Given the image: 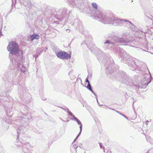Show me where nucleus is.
Returning <instances> with one entry per match:
<instances>
[{"label": "nucleus", "mask_w": 153, "mask_h": 153, "mask_svg": "<svg viewBox=\"0 0 153 153\" xmlns=\"http://www.w3.org/2000/svg\"><path fill=\"white\" fill-rule=\"evenodd\" d=\"M7 50L10 51L9 58L10 60L9 68L13 71V72L6 73L4 74L2 79L6 81L5 87L9 88L10 85L13 86L17 84L16 79V72L21 71L25 73V67L23 64V51L19 49V46L16 42L12 41L9 42L7 48Z\"/></svg>", "instance_id": "f257e3e1"}, {"label": "nucleus", "mask_w": 153, "mask_h": 153, "mask_svg": "<svg viewBox=\"0 0 153 153\" xmlns=\"http://www.w3.org/2000/svg\"><path fill=\"white\" fill-rule=\"evenodd\" d=\"M105 66L106 73L108 76L112 79L120 81L130 86H136V88H144L151 82L153 78L150 76L149 80L148 81L146 77H140L138 76L136 79V84H134L131 78L127 75L124 71H120L119 66L114 64V60L111 56H109L106 58Z\"/></svg>", "instance_id": "f03ea898"}, {"label": "nucleus", "mask_w": 153, "mask_h": 153, "mask_svg": "<svg viewBox=\"0 0 153 153\" xmlns=\"http://www.w3.org/2000/svg\"><path fill=\"white\" fill-rule=\"evenodd\" d=\"M116 33L115 31H112L106 35H105V37L106 38H108L112 37L111 39L105 40L103 42L102 47L105 49H110L111 50H114L115 52H119V57L122 58L123 56V52H122L121 49H123L120 48L118 46L119 43L123 44L125 45H128L130 46L133 47L134 46L131 44L132 42L128 41L127 39H125L119 36H115Z\"/></svg>", "instance_id": "7ed1b4c3"}, {"label": "nucleus", "mask_w": 153, "mask_h": 153, "mask_svg": "<svg viewBox=\"0 0 153 153\" xmlns=\"http://www.w3.org/2000/svg\"><path fill=\"white\" fill-rule=\"evenodd\" d=\"M123 52V56L121 58L122 62L127 64L130 69L132 71H145L148 68L145 62L130 57L126 51L124 50H121Z\"/></svg>", "instance_id": "20e7f679"}, {"label": "nucleus", "mask_w": 153, "mask_h": 153, "mask_svg": "<svg viewBox=\"0 0 153 153\" xmlns=\"http://www.w3.org/2000/svg\"><path fill=\"white\" fill-rule=\"evenodd\" d=\"M95 19L100 21L105 24H112L114 25H119L123 24V22H128L131 24H132L131 22L126 20L119 19L116 17L114 15L111 13L106 15L102 13L99 12L98 14L96 13Z\"/></svg>", "instance_id": "39448f33"}, {"label": "nucleus", "mask_w": 153, "mask_h": 153, "mask_svg": "<svg viewBox=\"0 0 153 153\" xmlns=\"http://www.w3.org/2000/svg\"><path fill=\"white\" fill-rule=\"evenodd\" d=\"M82 47H87L93 53H94L96 55L98 60L100 62L104 64L105 65V62L106 63V59L105 60V53H103L101 49L98 48L95 46L91 41L85 40L81 44Z\"/></svg>", "instance_id": "423d86ee"}, {"label": "nucleus", "mask_w": 153, "mask_h": 153, "mask_svg": "<svg viewBox=\"0 0 153 153\" xmlns=\"http://www.w3.org/2000/svg\"><path fill=\"white\" fill-rule=\"evenodd\" d=\"M72 13V10H70L67 13V9L65 7L61 8L58 12H54L53 15H56V18L57 19L61 21L63 20L64 22H66L67 19L71 20L70 14Z\"/></svg>", "instance_id": "0eeeda50"}, {"label": "nucleus", "mask_w": 153, "mask_h": 153, "mask_svg": "<svg viewBox=\"0 0 153 153\" xmlns=\"http://www.w3.org/2000/svg\"><path fill=\"white\" fill-rule=\"evenodd\" d=\"M69 3L76 7L84 10L89 7V5L87 0H68Z\"/></svg>", "instance_id": "6e6552de"}, {"label": "nucleus", "mask_w": 153, "mask_h": 153, "mask_svg": "<svg viewBox=\"0 0 153 153\" xmlns=\"http://www.w3.org/2000/svg\"><path fill=\"white\" fill-rule=\"evenodd\" d=\"M20 127L19 128L17 131V142L15 143V145L18 148L22 147V150L23 152L22 153H31V152H29L28 150V147H31V145L29 143H24V142H18V140L19 137V134H20Z\"/></svg>", "instance_id": "1a4fd4ad"}, {"label": "nucleus", "mask_w": 153, "mask_h": 153, "mask_svg": "<svg viewBox=\"0 0 153 153\" xmlns=\"http://www.w3.org/2000/svg\"><path fill=\"white\" fill-rule=\"evenodd\" d=\"M73 25L76 28V30L79 31V32L82 33H84V31L85 30L84 27L80 19H74V21Z\"/></svg>", "instance_id": "9d476101"}, {"label": "nucleus", "mask_w": 153, "mask_h": 153, "mask_svg": "<svg viewBox=\"0 0 153 153\" xmlns=\"http://www.w3.org/2000/svg\"><path fill=\"white\" fill-rule=\"evenodd\" d=\"M73 25L76 28V30L79 31V32L82 33H84V31L85 30L84 27L80 19H74V21Z\"/></svg>", "instance_id": "9b49d317"}, {"label": "nucleus", "mask_w": 153, "mask_h": 153, "mask_svg": "<svg viewBox=\"0 0 153 153\" xmlns=\"http://www.w3.org/2000/svg\"><path fill=\"white\" fill-rule=\"evenodd\" d=\"M57 57L62 59H70L71 55L65 51H59L56 53Z\"/></svg>", "instance_id": "f8f14e48"}, {"label": "nucleus", "mask_w": 153, "mask_h": 153, "mask_svg": "<svg viewBox=\"0 0 153 153\" xmlns=\"http://www.w3.org/2000/svg\"><path fill=\"white\" fill-rule=\"evenodd\" d=\"M70 119L71 120H74L76 121V122L79 125V132L80 133H81L82 128V124L80 121L79 120L78 118L76 117H75V118H74V119H73V118H70Z\"/></svg>", "instance_id": "ddd939ff"}, {"label": "nucleus", "mask_w": 153, "mask_h": 153, "mask_svg": "<svg viewBox=\"0 0 153 153\" xmlns=\"http://www.w3.org/2000/svg\"><path fill=\"white\" fill-rule=\"evenodd\" d=\"M30 38L31 41H33L34 39H39V34L36 33H33V34L30 35Z\"/></svg>", "instance_id": "4468645a"}, {"label": "nucleus", "mask_w": 153, "mask_h": 153, "mask_svg": "<svg viewBox=\"0 0 153 153\" xmlns=\"http://www.w3.org/2000/svg\"><path fill=\"white\" fill-rule=\"evenodd\" d=\"M23 4L29 8L31 7V3L30 0H25Z\"/></svg>", "instance_id": "2eb2a0df"}, {"label": "nucleus", "mask_w": 153, "mask_h": 153, "mask_svg": "<svg viewBox=\"0 0 153 153\" xmlns=\"http://www.w3.org/2000/svg\"><path fill=\"white\" fill-rule=\"evenodd\" d=\"M89 90V91H91V92L93 93L94 94V95L95 96H96L97 95L94 92V91L92 90V87L90 83L88 84V85L86 87Z\"/></svg>", "instance_id": "dca6fc26"}, {"label": "nucleus", "mask_w": 153, "mask_h": 153, "mask_svg": "<svg viewBox=\"0 0 153 153\" xmlns=\"http://www.w3.org/2000/svg\"><path fill=\"white\" fill-rule=\"evenodd\" d=\"M25 87L23 86L22 87L23 89H19V93L20 95H23V94L25 93Z\"/></svg>", "instance_id": "f3484780"}, {"label": "nucleus", "mask_w": 153, "mask_h": 153, "mask_svg": "<svg viewBox=\"0 0 153 153\" xmlns=\"http://www.w3.org/2000/svg\"><path fill=\"white\" fill-rule=\"evenodd\" d=\"M146 140L151 144L153 143V139L150 137H148L146 138Z\"/></svg>", "instance_id": "a211bd4d"}, {"label": "nucleus", "mask_w": 153, "mask_h": 153, "mask_svg": "<svg viewBox=\"0 0 153 153\" xmlns=\"http://www.w3.org/2000/svg\"><path fill=\"white\" fill-rule=\"evenodd\" d=\"M13 113L10 111L7 110L6 111V115L8 117H11L13 115Z\"/></svg>", "instance_id": "6ab92c4d"}, {"label": "nucleus", "mask_w": 153, "mask_h": 153, "mask_svg": "<svg viewBox=\"0 0 153 153\" xmlns=\"http://www.w3.org/2000/svg\"><path fill=\"white\" fill-rule=\"evenodd\" d=\"M91 5L96 10H97L98 8L97 4L95 3H92L91 4Z\"/></svg>", "instance_id": "aec40b11"}, {"label": "nucleus", "mask_w": 153, "mask_h": 153, "mask_svg": "<svg viewBox=\"0 0 153 153\" xmlns=\"http://www.w3.org/2000/svg\"><path fill=\"white\" fill-rule=\"evenodd\" d=\"M67 113L69 114V115L71 116L72 117L73 119H74V118H75V116L73 114V113H72L71 111H70L69 109H68Z\"/></svg>", "instance_id": "412c9836"}, {"label": "nucleus", "mask_w": 153, "mask_h": 153, "mask_svg": "<svg viewBox=\"0 0 153 153\" xmlns=\"http://www.w3.org/2000/svg\"><path fill=\"white\" fill-rule=\"evenodd\" d=\"M81 133H80V132H79V133L77 135V136H76V137L74 139V140L73 141V142L72 143H74L75 142V141H76V140H77V139H78V137H79V136L80 135V134H81Z\"/></svg>", "instance_id": "4be33fe9"}, {"label": "nucleus", "mask_w": 153, "mask_h": 153, "mask_svg": "<svg viewBox=\"0 0 153 153\" xmlns=\"http://www.w3.org/2000/svg\"><path fill=\"white\" fill-rule=\"evenodd\" d=\"M69 117H67L66 118V120H63L62 119V118H60V120H62L63 122H69Z\"/></svg>", "instance_id": "5701e85b"}, {"label": "nucleus", "mask_w": 153, "mask_h": 153, "mask_svg": "<svg viewBox=\"0 0 153 153\" xmlns=\"http://www.w3.org/2000/svg\"><path fill=\"white\" fill-rule=\"evenodd\" d=\"M69 117H67L66 118V120H63L62 119V118H60V120H62L63 122H69Z\"/></svg>", "instance_id": "b1692460"}, {"label": "nucleus", "mask_w": 153, "mask_h": 153, "mask_svg": "<svg viewBox=\"0 0 153 153\" xmlns=\"http://www.w3.org/2000/svg\"><path fill=\"white\" fill-rule=\"evenodd\" d=\"M69 117H67L66 118V120H63L62 119V118H60V120H62L63 122H69Z\"/></svg>", "instance_id": "393cba45"}, {"label": "nucleus", "mask_w": 153, "mask_h": 153, "mask_svg": "<svg viewBox=\"0 0 153 153\" xmlns=\"http://www.w3.org/2000/svg\"><path fill=\"white\" fill-rule=\"evenodd\" d=\"M61 108L63 109L64 111H66L67 112L68 111L69 109L68 108L65 107H60Z\"/></svg>", "instance_id": "a878e982"}, {"label": "nucleus", "mask_w": 153, "mask_h": 153, "mask_svg": "<svg viewBox=\"0 0 153 153\" xmlns=\"http://www.w3.org/2000/svg\"><path fill=\"white\" fill-rule=\"evenodd\" d=\"M0 153H4V150L3 147L0 146Z\"/></svg>", "instance_id": "bb28decb"}, {"label": "nucleus", "mask_w": 153, "mask_h": 153, "mask_svg": "<svg viewBox=\"0 0 153 153\" xmlns=\"http://www.w3.org/2000/svg\"><path fill=\"white\" fill-rule=\"evenodd\" d=\"M78 146L76 144H74L73 145V147L74 149L76 150V153L77 152V150H76V149L78 148Z\"/></svg>", "instance_id": "cd10ccee"}, {"label": "nucleus", "mask_w": 153, "mask_h": 153, "mask_svg": "<svg viewBox=\"0 0 153 153\" xmlns=\"http://www.w3.org/2000/svg\"><path fill=\"white\" fill-rule=\"evenodd\" d=\"M100 146V149H105V147L103 146L101 143H99Z\"/></svg>", "instance_id": "c85d7f7f"}, {"label": "nucleus", "mask_w": 153, "mask_h": 153, "mask_svg": "<svg viewBox=\"0 0 153 153\" xmlns=\"http://www.w3.org/2000/svg\"><path fill=\"white\" fill-rule=\"evenodd\" d=\"M88 78H89L88 77H87L86 78V79H85V82H87L88 83V84H90V82H89V80H88Z\"/></svg>", "instance_id": "c756f323"}, {"label": "nucleus", "mask_w": 153, "mask_h": 153, "mask_svg": "<svg viewBox=\"0 0 153 153\" xmlns=\"http://www.w3.org/2000/svg\"><path fill=\"white\" fill-rule=\"evenodd\" d=\"M16 0H15L16 1ZM20 2L21 4H23V3H24V1H25V0H18Z\"/></svg>", "instance_id": "7c9ffc66"}, {"label": "nucleus", "mask_w": 153, "mask_h": 153, "mask_svg": "<svg viewBox=\"0 0 153 153\" xmlns=\"http://www.w3.org/2000/svg\"><path fill=\"white\" fill-rule=\"evenodd\" d=\"M4 107V106L3 105H1V102H0V110L1 109H2Z\"/></svg>", "instance_id": "2f4dec72"}, {"label": "nucleus", "mask_w": 153, "mask_h": 153, "mask_svg": "<svg viewBox=\"0 0 153 153\" xmlns=\"http://www.w3.org/2000/svg\"><path fill=\"white\" fill-rule=\"evenodd\" d=\"M121 114V115L122 116H123V117H124L125 118H126L127 119H128V117H127L126 116H125V115H124V114Z\"/></svg>", "instance_id": "473e14b6"}, {"label": "nucleus", "mask_w": 153, "mask_h": 153, "mask_svg": "<svg viewBox=\"0 0 153 153\" xmlns=\"http://www.w3.org/2000/svg\"><path fill=\"white\" fill-rule=\"evenodd\" d=\"M79 147L80 148H81V149H83V146L82 145V143H80L79 144Z\"/></svg>", "instance_id": "72a5a7b5"}, {"label": "nucleus", "mask_w": 153, "mask_h": 153, "mask_svg": "<svg viewBox=\"0 0 153 153\" xmlns=\"http://www.w3.org/2000/svg\"><path fill=\"white\" fill-rule=\"evenodd\" d=\"M92 75L91 74H88V76H87V77L89 78L90 77H91L92 76Z\"/></svg>", "instance_id": "f704fd0d"}, {"label": "nucleus", "mask_w": 153, "mask_h": 153, "mask_svg": "<svg viewBox=\"0 0 153 153\" xmlns=\"http://www.w3.org/2000/svg\"><path fill=\"white\" fill-rule=\"evenodd\" d=\"M12 6V8H11V10H10V12H9V13H11V12H12V11H13V5H12V6Z\"/></svg>", "instance_id": "c9c22d12"}, {"label": "nucleus", "mask_w": 153, "mask_h": 153, "mask_svg": "<svg viewBox=\"0 0 153 153\" xmlns=\"http://www.w3.org/2000/svg\"><path fill=\"white\" fill-rule=\"evenodd\" d=\"M108 108H109V109H112L113 111H115L116 110H115V109H114V108H110L109 107H107Z\"/></svg>", "instance_id": "e433bc0d"}, {"label": "nucleus", "mask_w": 153, "mask_h": 153, "mask_svg": "<svg viewBox=\"0 0 153 153\" xmlns=\"http://www.w3.org/2000/svg\"><path fill=\"white\" fill-rule=\"evenodd\" d=\"M42 100H46V98L44 97H42Z\"/></svg>", "instance_id": "4c0bfd02"}, {"label": "nucleus", "mask_w": 153, "mask_h": 153, "mask_svg": "<svg viewBox=\"0 0 153 153\" xmlns=\"http://www.w3.org/2000/svg\"><path fill=\"white\" fill-rule=\"evenodd\" d=\"M2 35V32H1V30H0V35Z\"/></svg>", "instance_id": "58836bf2"}, {"label": "nucleus", "mask_w": 153, "mask_h": 153, "mask_svg": "<svg viewBox=\"0 0 153 153\" xmlns=\"http://www.w3.org/2000/svg\"><path fill=\"white\" fill-rule=\"evenodd\" d=\"M96 96V97H97V95ZM96 99H97V103H98V104H99V102H98V100L97 98V97H96Z\"/></svg>", "instance_id": "ea45409f"}, {"label": "nucleus", "mask_w": 153, "mask_h": 153, "mask_svg": "<svg viewBox=\"0 0 153 153\" xmlns=\"http://www.w3.org/2000/svg\"><path fill=\"white\" fill-rule=\"evenodd\" d=\"M115 111L116 112H117V113H119L120 114H121V113H120V112L119 111H117L116 110Z\"/></svg>", "instance_id": "a19ab883"}, {"label": "nucleus", "mask_w": 153, "mask_h": 153, "mask_svg": "<svg viewBox=\"0 0 153 153\" xmlns=\"http://www.w3.org/2000/svg\"><path fill=\"white\" fill-rule=\"evenodd\" d=\"M66 31H68V32H70V30L68 29H67L66 30Z\"/></svg>", "instance_id": "79ce46f5"}, {"label": "nucleus", "mask_w": 153, "mask_h": 153, "mask_svg": "<svg viewBox=\"0 0 153 153\" xmlns=\"http://www.w3.org/2000/svg\"><path fill=\"white\" fill-rule=\"evenodd\" d=\"M150 151V150H148V151L147 152H146V153H149V152Z\"/></svg>", "instance_id": "37998d69"}, {"label": "nucleus", "mask_w": 153, "mask_h": 153, "mask_svg": "<svg viewBox=\"0 0 153 153\" xmlns=\"http://www.w3.org/2000/svg\"><path fill=\"white\" fill-rule=\"evenodd\" d=\"M149 122V121L148 120H147L146 122V124H147V123H148Z\"/></svg>", "instance_id": "c03bdc74"}, {"label": "nucleus", "mask_w": 153, "mask_h": 153, "mask_svg": "<svg viewBox=\"0 0 153 153\" xmlns=\"http://www.w3.org/2000/svg\"><path fill=\"white\" fill-rule=\"evenodd\" d=\"M134 102H133V105H134Z\"/></svg>", "instance_id": "a18cd8bd"}, {"label": "nucleus", "mask_w": 153, "mask_h": 153, "mask_svg": "<svg viewBox=\"0 0 153 153\" xmlns=\"http://www.w3.org/2000/svg\"><path fill=\"white\" fill-rule=\"evenodd\" d=\"M2 96L1 94H0V96Z\"/></svg>", "instance_id": "49530a36"}, {"label": "nucleus", "mask_w": 153, "mask_h": 153, "mask_svg": "<svg viewBox=\"0 0 153 153\" xmlns=\"http://www.w3.org/2000/svg\"><path fill=\"white\" fill-rule=\"evenodd\" d=\"M45 114H46L47 115V113H45Z\"/></svg>", "instance_id": "de8ad7c7"}, {"label": "nucleus", "mask_w": 153, "mask_h": 153, "mask_svg": "<svg viewBox=\"0 0 153 153\" xmlns=\"http://www.w3.org/2000/svg\"><path fill=\"white\" fill-rule=\"evenodd\" d=\"M100 105V106H101V105Z\"/></svg>", "instance_id": "09e8293b"}, {"label": "nucleus", "mask_w": 153, "mask_h": 153, "mask_svg": "<svg viewBox=\"0 0 153 153\" xmlns=\"http://www.w3.org/2000/svg\"><path fill=\"white\" fill-rule=\"evenodd\" d=\"M80 79L81 80V81H82V80H81V78H80Z\"/></svg>", "instance_id": "8fccbe9b"}, {"label": "nucleus", "mask_w": 153, "mask_h": 153, "mask_svg": "<svg viewBox=\"0 0 153 153\" xmlns=\"http://www.w3.org/2000/svg\"><path fill=\"white\" fill-rule=\"evenodd\" d=\"M0 15H1V13H0Z\"/></svg>", "instance_id": "3c124183"}, {"label": "nucleus", "mask_w": 153, "mask_h": 153, "mask_svg": "<svg viewBox=\"0 0 153 153\" xmlns=\"http://www.w3.org/2000/svg\"><path fill=\"white\" fill-rule=\"evenodd\" d=\"M152 54H153V53H152Z\"/></svg>", "instance_id": "603ef678"}]
</instances>
